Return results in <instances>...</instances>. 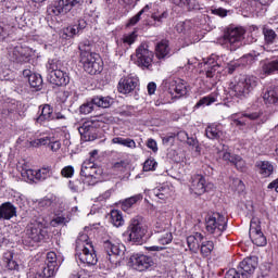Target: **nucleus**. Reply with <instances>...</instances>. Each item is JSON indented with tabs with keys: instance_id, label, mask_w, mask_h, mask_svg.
<instances>
[{
	"instance_id": "obj_3",
	"label": "nucleus",
	"mask_w": 278,
	"mask_h": 278,
	"mask_svg": "<svg viewBox=\"0 0 278 278\" xmlns=\"http://www.w3.org/2000/svg\"><path fill=\"white\" fill-rule=\"evenodd\" d=\"M245 30L242 27H236L228 29L222 39H219V45L228 49V51H237L242 47V40H244Z\"/></svg>"
},
{
	"instance_id": "obj_35",
	"label": "nucleus",
	"mask_w": 278,
	"mask_h": 278,
	"mask_svg": "<svg viewBox=\"0 0 278 278\" xmlns=\"http://www.w3.org/2000/svg\"><path fill=\"white\" fill-rule=\"evenodd\" d=\"M261 68L264 75H273V73L278 71V60L261 61Z\"/></svg>"
},
{
	"instance_id": "obj_37",
	"label": "nucleus",
	"mask_w": 278,
	"mask_h": 278,
	"mask_svg": "<svg viewBox=\"0 0 278 278\" xmlns=\"http://www.w3.org/2000/svg\"><path fill=\"white\" fill-rule=\"evenodd\" d=\"M93 105H97V108H110L112 103H114V99L111 97H103V96H96L92 99Z\"/></svg>"
},
{
	"instance_id": "obj_44",
	"label": "nucleus",
	"mask_w": 278,
	"mask_h": 278,
	"mask_svg": "<svg viewBox=\"0 0 278 278\" xmlns=\"http://www.w3.org/2000/svg\"><path fill=\"white\" fill-rule=\"evenodd\" d=\"M263 36L265 40V45H274L277 40L278 36L271 28L263 27Z\"/></svg>"
},
{
	"instance_id": "obj_50",
	"label": "nucleus",
	"mask_w": 278,
	"mask_h": 278,
	"mask_svg": "<svg viewBox=\"0 0 278 278\" xmlns=\"http://www.w3.org/2000/svg\"><path fill=\"white\" fill-rule=\"evenodd\" d=\"M149 10H151V8L148 4L129 20L128 25L130 26L137 25L140 22V16H142L143 12H149Z\"/></svg>"
},
{
	"instance_id": "obj_38",
	"label": "nucleus",
	"mask_w": 278,
	"mask_h": 278,
	"mask_svg": "<svg viewBox=\"0 0 278 278\" xmlns=\"http://www.w3.org/2000/svg\"><path fill=\"white\" fill-rule=\"evenodd\" d=\"M257 58H260V53L256 51H252L239 59V63L241 66H251L257 62Z\"/></svg>"
},
{
	"instance_id": "obj_6",
	"label": "nucleus",
	"mask_w": 278,
	"mask_h": 278,
	"mask_svg": "<svg viewBox=\"0 0 278 278\" xmlns=\"http://www.w3.org/2000/svg\"><path fill=\"white\" fill-rule=\"evenodd\" d=\"M102 247L108 255L106 258L109 262H114L112 261V257H123L125 255V244L118 243L112 237L103 238Z\"/></svg>"
},
{
	"instance_id": "obj_63",
	"label": "nucleus",
	"mask_w": 278,
	"mask_h": 278,
	"mask_svg": "<svg viewBox=\"0 0 278 278\" xmlns=\"http://www.w3.org/2000/svg\"><path fill=\"white\" fill-rule=\"evenodd\" d=\"M122 147H127L128 149H136V141L130 138H124Z\"/></svg>"
},
{
	"instance_id": "obj_59",
	"label": "nucleus",
	"mask_w": 278,
	"mask_h": 278,
	"mask_svg": "<svg viewBox=\"0 0 278 278\" xmlns=\"http://www.w3.org/2000/svg\"><path fill=\"white\" fill-rule=\"evenodd\" d=\"M188 29H190V21L180 22L176 25V30L179 34H186V31H188Z\"/></svg>"
},
{
	"instance_id": "obj_29",
	"label": "nucleus",
	"mask_w": 278,
	"mask_h": 278,
	"mask_svg": "<svg viewBox=\"0 0 278 278\" xmlns=\"http://www.w3.org/2000/svg\"><path fill=\"white\" fill-rule=\"evenodd\" d=\"M202 240H203V235L199 232L187 237V244L191 253H199V249L201 247Z\"/></svg>"
},
{
	"instance_id": "obj_45",
	"label": "nucleus",
	"mask_w": 278,
	"mask_h": 278,
	"mask_svg": "<svg viewBox=\"0 0 278 278\" xmlns=\"http://www.w3.org/2000/svg\"><path fill=\"white\" fill-rule=\"evenodd\" d=\"M212 251H214L213 241H203L201 243L200 253L203 257H210V255H212Z\"/></svg>"
},
{
	"instance_id": "obj_42",
	"label": "nucleus",
	"mask_w": 278,
	"mask_h": 278,
	"mask_svg": "<svg viewBox=\"0 0 278 278\" xmlns=\"http://www.w3.org/2000/svg\"><path fill=\"white\" fill-rule=\"evenodd\" d=\"M159 244H170L173 242V232L167 228L155 235Z\"/></svg>"
},
{
	"instance_id": "obj_39",
	"label": "nucleus",
	"mask_w": 278,
	"mask_h": 278,
	"mask_svg": "<svg viewBox=\"0 0 278 278\" xmlns=\"http://www.w3.org/2000/svg\"><path fill=\"white\" fill-rule=\"evenodd\" d=\"M88 244H92V242H90V238L86 232H80L76 239V252L88 249Z\"/></svg>"
},
{
	"instance_id": "obj_53",
	"label": "nucleus",
	"mask_w": 278,
	"mask_h": 278,
	"mask_svg": "<svg viewBox=\"0 0 278 278\" xmlns=\"http://www.w3.org/2000/svg\"><path fill=\"white\" fill-rule=\"evenodd\" d=\"M136 38H138V34H136V31H132V33H130L128 35H125L122 38V43L123 45L131 46V45H134V42H136Z\"/></svg>"
},
{
	"instance_id": "obj_60",
	"label": "nucleus",
	"mask_w": 278,
	"mask_h": 278,
	"mask_svg": "<svg viewBox=\"0 0 278 278\" xmlns=\"http://www.w3.org/2000/svg\"><path fill=\"white\" fill-rule=\"evenodd\" d=\"M61 175L62 177H66L68 179L75 175V168L71 165H67L61 170Z\"/></svg>"
},
{
	"instance_id": "obj_1",
	"label": "nucleus",
	"mask_w": 278,
	"mask_h": 278,
	"mask_svg": "<svg viewBox=\"0 0 278 278\" xmlns=\"http://www.w3.org/2000/svg\"><path fill=\"white\" fill-rule=\"evenodd\" d=\"M257 84H260V79L257 77L240 75L229 84L228 89L230 90V94L237 97V99H247V97L257 88Z\"/></svg>"
},
{
	"instance_id": "obj_18",
	"label": "nucleus",
	"mask_w": 278,
	"mask_h": 278,
	"mask_svg": "<svg viewBox=\"0 0 278 278\" xmlns=\"http://www.w3.org/2000/svg\"><path fill=\"white\" fill-rule=\"evenodd\" d=\"M190 190L193 192V194H198V197H201V194H205L207 191V185L205 181V177L201 175H194L191 177V185Z\"/></svg>"
},
{
	"instance_id": "obj_25",
	"label": "nucleus",
	"mask_w": 278,
	"mask_h": 278,
	"mask_svg": "<svg viewBox=\"0 0 278 278\" xmlns=\"http://www.w3.org/2000/svg\"><path fill=\"white\" fill-rule=\"evenodd\" d=\"M255 168L258 175L263 178H268L275 173V165H273L269 161H257L255 163Z\"/></svg>"
},
{
	"instance_id": "obj_34",
	"label": "nucleus",
	"mask_w": 278,
	"mask_h": 278,
	"mask_svg": "<svg viewBox=\"0 0 278 278\" xmlns=\"http://www.w3.org/2000/svg\"><path fill=\"white\" fill-rule=\"evenodd\" d=\"M205 136L208 138V140H218L223 136L220 126L216 124L208 125L205 129Z\"/></svg>"
},
{
	"instance_id": "obj_64",
	"label": "nucleus",
	"mask_w": 278,
	"mask_h": 278,
	"mask_svg": "<svg viewBox=\"0 0 278 278\" xmlns=\"http://www.w3.org/2000/svg\"><path fill=\"white\" fill-rule=\"evenodd\" d=\"M225 278H240V271L231 268L226 273Z\"/></svg>"
},
{
	"instance_id": "obj_16",
	"label": "nucleus",
	"mask_w": 278,
	"mask_h": 278,
	"mask_svg": "<svg viewBox=\"0 0 278 278\" xmlns=\"http://www.w3.org/2000/svg\"><path fill=\"white\" fill-rule=\"evenodd\" d=\"M255 268H257V257L255 256L247 257L239 264V273L242 278L251 277L255 273Z\"/></svg>"
},
{
	"instance_id": "obj_15",
	"label": "nucleus",
	"mask_w": 278,
	"mask_h": 278,
	"mask_svg": "<svg viewBox=\"0 0 278 278\" xmlns=\"http://www.w3.org/2000/svg\"><path fill=\"white\" fill-rule=\"evenodd\" d=\"M138 77L135 76H124L119 79L117 85V90L121 94H129L138 88Z\"/></svg>"
},
{
	"instance_id": "obj_26",
	"label": "nucleus",
	"mask_w": 278,
	"mask_h": 278,
	"mask_svg": "<svg viewBox=\"0 0 278 278\" xmlns=\"http://www.w3.org/2000/svg\"><path fill=\"white\" fill-rule=\"evenodd\" d=\"M174 5L180 8L181 10H186L187 12H194L197 10H201V4H199V0H172Z\"/></svg>"
},
{
	"instance_id": "obj_55",
	"label": "nucleus",
	"mask_w": 278,
	"mask_h": 278,
	"mask_svg": "<svg viewBox=\"0 0 278 278\" xmlns=\"http://www.w3.org/2000/svg\"><path fill=\"white\" fill-rule=\"evenodd\" d=\"M94 110V102L92 100L90 102L84 103L79 108L80 114H90Z\"/></svg>"
},
{
	"instance_id": "obj_11",
	"label": "nucleus",
	"mask_w": 278,
	"mask_h": 278,
	"mask_svg": "<svg viewBox=\"0 0 278 278\" xmlns=\"http://www.w3.org/2000/svg\"><path fill=\"white\" fill-rule=\"evenodd\" d=\"M263 114L264 113L260 109H256L254 111H253V109H249V110L242 112L240 115L238 113L232 114L231 118H232V123L236 127H245L247 122L242 121L240 118H249V121H257L258 118H262Z\"/></svg>"
},
{
	"instance_id": "obj_47",
	"label": "nucleus",
	"mask_w": 278,
	"mask_h": 278,
	"mask_svg": "<svg viewBox=\"0 0 278 278\" xmlns=\"http://www.w3.org/2000/svg\"><path fill=\"white\" fill-rule=\"evenodd\" d=\"M111 223L114 225V227H123L125 220L123 219V215L119 211L111 212Z\"/></svg>"
},
{
	"instance_id": "obj_14",
	"label": "nucleus",
	"mask_w": 278,
	"mask_h": 278,
	"mask_svg": "<svg viewBox=\"0 0 278 278\" xmlns=\"http://www.w3.org/2000/svg\"><path fill=\"white\" fill-rule=\"evenodd\" d=\"M76 257L81 262V264H87V266H96L99 262V258H97V252H94V247L92 244H88L87 248L77 251Z\"/></svg>"
},
{
	"instance_id": "obj_28",
	"label": "nucleus",
	"mask_w": 278,
	"mask_h": 278,
	"mask_svg": "<svg viewBox=\"0 0 278 278\" xmlns=\"http://www.w3.org/2000/svg\"><path fill=\"white\" fill-rule=\"evenodd\" d=\"M265 105H278V86L269 87L263 94Z\"/></svg>"
},
{
	"instance_id": "obj_10",
	"label": "nucleus",
	"mask_w": 278,
	"mask_h": 278,
	"mask_svg": "<svg viewBox=\"0 0 278 278\" xmlns=\"http://www.w3.org/2000/svg\"><path fill=\"white\" fill-rule=\"evenodd\" d=\"M130 266L135 270H139V273H144V270H149V268L155 266V262L151 256H147L144 254H134L130 256Z\"/></svg>"
},
{
	"instance_id": "obj_27",
	"label": "nucleus",
	"mask_w": 278,
	"mask_h": 278,
	"mask_svg": "<svg viewBox=\"0 0 278 278\" xmlns=\"http://www.w3.org/2000/svg\"><path fill=\"white\" fill-rule=\"evenodd\" d=\"M16 216V206L11 202H4L0 205V218L2 220H11Z\"/></svg>"
},
{
	"instance_id": "obj_46",
	"label": "nucleus",
	"mask_w": 278,
	"mask_h": 278,
	"mask_svg": "<svg viewBox=\"0 0 278 278\" xmlns=\"http://www.w3.org/2000/svg\"><path fill=\"white\" fill-rule=\"evenodd\" d=\"M28 84H29L30 88L40 90L42 88V76H40L38 74H31L28 78Z\"/></svg>"
},
{
	"instance_id": "obj_17",
	"label": "nucleus",
	"mask_w": 278,
	"mask_h": 278,
	"mask_svg": "<svg viewBox=\"0 0 278 278\" xmlns=\"http://www.w3.org/2000/svg\"><path fill=\"white\" fill-rule=\"evenodd\" d=\"M250 238L256 247H266V236L262 232V227L254 222L250 224Z\"/></svg>"
},
{
	"instance_id": "obj_5",
	"label": "nucleus",
	"mask_w": 278,
	"mask_h": 278,
	"mask_svg": "<svg viewBox=\"0 0 278 278\" xmlns=\"http://www.w3.org/2000/svg\"><path fill=\"white\" fill-rule=\"evenodd\" d=\"M47 80L54 86H67L71 81L68 73L62 71L56 60H51L47 64Z\"/></svg>"
},
{
	"instance_id": "obj_13",
	"label": "nucleus",
	"mask_w": 278,
	"mask_h": 278,
	"mask_svg": "<svg viewBox=\"0 0 278 278\" xmlns=\"http://www.w3.org/2000/svg\"><path fill=\"white\" fill-rule=\"evenodd\" d=\"M80 175L81 177H90L91 179H94L92 182V186H94L101 175H103V169H101V167H97L92 159H90L89 161L83 163Z\"/></svg>"
},
{
	"instance_id": "obj_41",
	"label": "nucleus",
	"mask_w": 278,
	"mask_h": 278,
	"mask_svg": "<svg viewBox=\"0 0 278 278\" xmlns=\"http://www.w3.org/2000/svg\"><path fill=\"white\" fill-rule=\"evenodd\" d=\"M152 194L161 201H166L170 197V188L168 186L157 187L152 190Z\"/></svg>"
},
{
	"instance_id": "obj_31",
	"label": "nucleus",
	"mask_w": 278,
	"mask_h": 278,
	"mask_svg": "<svg viewBox=\"0 0 278 278\" xmlns=\"http://www.w3.org/2000/svg\"><path fill=\"white\" fill-rule=\"evenodd\" d=\"M170 90H174L178 97H185V94H188V86L184 79L173 80L170 84Z\"/></svg>"
},
{
	"instance_id": "obj_49",
	"label": "nucleus",
	"mask_w": 278,
	"mask_h": 278,
	"mask_svg": "<svg viewBox=\"0 0 278 278\" xmlns=\"http://www.w3.org/2000/svg\"><path fill=\"white\" fill-rule=\"evenodd\" d=\"M50 173H51L50 167H43V168L35 172V179L37 181H45V179H48Z\"/></svg>"
},
{
	"instance_id": "obj_4",
	"label": "nucleus",
	"mask_w": 278,
	"mask_h": 278,
	"mask_svg": "<svg viewBox=\"0 0 278 278\" xmlns=\"http://www.w3.org/2000/svg\"><path fill=\"white\" fill-rule=\"evenodd\" d=\"M206 231L214 236V238H220L224 231H227V217L222 213H213L205 218Z\"/></svg>"
},
{
	"instance_id": "obj_56",
	"label": "nucleus",
	"mask_w": 278,
	"mask_h": 278,
	"mask_svg": "<svg viewBox=\"0 0 278 278\" xmlns=\"http://www.w3.org/2000/svg\"><path fill=\"white\" fill-rule=\"evenodd\" d=\"M22 177L27 181H36V172L34 169H23Z\"/></svg>"
},
{
	"instance_id": "obj_23",
	"label": "nucleus",
	"mask_w": 278,
	"mask_h": 278,
	"mask_svg": "<svg viewBox=\"0 0 278 278\" xmlns=\"http://www.w3.org/2000/svg\"><path fill=\"white\" fill-rule=\"evenodd\" d=\"M40 114L36 118V123L38 125H45V123H49V121H53V106L50 104H43L39 106Z\"/></svg>"
},
{
	"instance_id": "obj_9",
	"label": "nucleus",
	"mask_w": 278,
	"mask_h": 278,
	"mask_svg": "<svg viewBox=\"0 0 278 278\" xmlns=\"http://www.w3.org/2000/svg\"><path fill=\"white\" fill-rule=\"evenodd\" d=\"M136 64L140 68H151L153 64V52L149 50V46L141 43L136 50Z\"/></svg>"
},
{
	"instance_id": "obj_58",
	"label": "nucleus",
	"mask_w": 278,
	"mask_h": 278,
	"mask_svg": "<svg viewBox=\"0 0 278 278\" xmlns=\"http://www.w3.org/2000/svg\"><path fill=\"white\" fill-rule=\"evenodd\" d=\"M66 223H68V218L64 216H56L50 222V225L52 227H58L60 225H66Z\"/></svg>"
},
{
	"instance_id": "obj_52",
	"label": "nucleus",
	"mask_w": 278,
	"mask_h": 278,
	"mask_svg": "<svg viewBox=\"0 0 278 278\" xmlns=\"http://www.w3.org/2000/svg\"><path fill=\"white\" fill-rule=\"evenodd\" d=\"M46 264H48L49 266H53L54 268H58V254H55V252H48Z\"/></svg>"
},
{
	"instance_id": "obj_61",
	"label": "nucleus",
	"mask_w": 278,
	"mask_h": 278,
	"mask_svg": "<svg viewBox=\"0 0 278 278\" xmlns=\"http://www.w3.org/2000/svg\"><path fill=\"white\" fill-rule=\"evenodd\" d=\"M127 166H129V163L127 161H119L114 163L113 168L114 170H119L121 173H125Z\"/></svg>"
},
{
	"instance_id": "obj_19",
	"label": "nucleus",
	"mask_w": 278,
	"mask_h": 278,
	"mask_svg": "<svg viewBox=\"0 0 278 278\" xmlns=\"http://www.w3.org/2000/svg\"><path fill=\"white\" fill-rule=\"evenodd\" d=\"M86 27H88V22H86L84 18H79L75 24L64 28L63 34L66 36V38H75V36H79V34H81Z\"/></svg>"
},
{
	"instance_id": "obj_32",
	"label": "nucleus",
	"mask_w": 278,
	"mask_h": 278,
	"mask_svg": "<svg viewBox=\"0 0 278 278\" xmlns=\"http://www.w3.org/2000/svg\"><path fill=\"white\" fill-rule=\"evenodd\" d=\"M222 160H224V162H229L230 164H235L237 168H242V166H244V161H242V157L238 155H233L228 151L222 152Z\"/></svg>"
},
{
	"instance_id": "obj_36",
	"label": "nucleus",
	"mask_w": 278,
	"mask_h": 278,
	"mask_svg": "<svg viewBox=\"0 0 278 278\" xmlns=\"http://www.w3.org/2000/svg\"><path fill=\"white\" fill-rule=\"evenodd\" d=\"M78 49L80 51V60L90 55H97V53L92 52V42L90 40L80 42Z\"/></svg>"
},
{
	"instance_id": "obj_48",
	"label": "nucleus",
	"mask_w": 278,
	"mask_h": 278,
	"mask_svg": "<svg viewBox=\"0 0 278 278\" xmlns=\"http://www.w3.org/2000/svg\"><path fill=\"white\" fill-rule=\"evenodd\" d=\"M68 188L72 192H84L85 186L80 179L70 180Z\"/></svg>"
},
{
	"instance_id": "obj_40",
	"label": "nucleus",
	"mask_w": 278,
	"mask_h": 278,
	"mask_svg": "<svg viewBox=\"0 0 278 278\" xmlns=\"http://www.w3.org/2000/svg\"><path fill=\"white\" fill-rule=\"evenodd\" d=\"M3 262L7 264L9 270H18V263L14 261V252L7 251L3 254Z\"/></svg>"
},
{
	"instance_id": "obj_62",
	"label": "nucleus",
	"mask_w": 278,
	"mask_h": 278,
	"mask_svg": "<svg viewBox=\"0 0 278 278\" xmlns=\"http://www.w3.org/2000/svg\"><path fill=\"white\" fill-rule=\"evenodd\" d=\"M211 13L214 14L215 16H219L220 18H225V16H227L229 11L223 8H214V9H211Z\"/></svg>"
},
{
	"instance_id": "obj_22",
	"label": "nucleus",
	"mask_w": 278,
	"mask_h": 278,
	"mask_svg": "<svg viewBox=\"0 0 278 278\" xmlns=\"http://www.w3.org/2000/svg\"><path fill=\"white\" fill-rule=\"evenodd\" d=\"M202 64L205 70V75L210 79H212V77H214V75H216V72L218 71V68H220V66H223V64H220V59L216 60L214 56L208 58Z\"/></svg>"
},
{
	"instance_id": "obj_21",
	"label": "nucleus",
	"mask_w": 278,
	"mask_h": 278,
	"mask_svg": "<svg viewBox=\"0 0 278 278\" xmlns=\"http://www.w3.org/2000/svg\"><path fill=\"white\" fill-rule=\"evenodd\" d=\"M9 58L11 62L23 64V62H27L29 54H27L26 48H23L22 46H16L9 51Z\"/></svg>"
},
{
	"instance_id": "obj_24",
	"label": "nucleus",
	"mask_w": 278,
	"mask_h": 278,
	"mask_svg": "<svg viewBox=\"0 0 278 278\" xmlns=\"http://www.w3.org/2000/svg\"><path fill=\"white\" fill-rule=\"evenodd\" d=\"M155 53L159 60H166V58H170V41L167 39H162L155 46Z\"/></svg>"
},
{
	"instance_id": "obj_2",
	"label": "nucleus",
	"mask_w": 278,
	"mask_h": 278,
	"mask_svg": "<svg viewBox=\"0 0 278 278\" xmlns=\"http://www.w3.org/2000/svg\"><path fill=\"white\" fill-rule=\"evenodd\" d=\"M123 236L128 242L142 244V242H144V236H147V226L142 223V218L134 217L130 219L127 230Z\"/></svg>"
},
{
	"instance_id": "obj_57",
	"label": "nucleus",
	"mask_w": 278,
	"mask_h": 278,
	"mask_svg": "<svg viewBox=\"0 0 278 278\" xmlns=\"http://www.w3.org/2000/svg\"><path fill=\"white\" fill-rule=\"evenodd\" d=\"M155 166H157V162H155V159H148L143 163V170L146 173H149V170H155Z\"/></svg>"
},
{
	"instance_id": "obj_30",
	"label": "nucleus",
	"mask_w": 278,
	"mask_h": 278,
	"mask_svg": "<svg viewBox=\"0 0 278 278\" xmlns=\"http://www.w3.org/2000/svg\"><path fill=\"white\" fill-rule=\"evenodd\" d=\"M55 273H58V267L45 263L41 269L36 273L35 278H53L55 277Z\"/></svg>"
},
{
	"instance_id": "obj_20",
	"label": "nucleus",
	"mask_w": 278,
	"mask_h": 278,
	"mask_svg": "<svg viewBox=\"0 0 278 278\" xmlns=\"http://www.w3.org/2000/svg\"><path fill=\"white\" fill-rule=\"evenodd\" d=\"M78 131L80 134L81 140L85 142H92L97 140V128L90 122H85L79 128Z\"/></svg>"
},
{
	"instance_id": "obj_43",
	"label": "nucleus",
	"mask_w": 278,
	"mask_h": 278,
	"mask_svg": "<svg viewBox=\"0 0 278 278\" xmlns=\"http://www.w3.org/2000/svg\"><path fill=\"white\" fill-rule=\"evenodd\" d=\"M143 197L141 193L135 194L128 199H126L125 201L122 202V210L124 212H127V210H130V207H134V205H136V203H138L139 201H142Z\"/></svg>"
},
{
	"instance_id": "obj_33",
	"label": "nucleus",
	"mask_w": 278,
	"mask_h": 278,
	"mask_svg": "<svg viewBox=\"0 0 278 278\" xmlns=\"http://www.w3.org/2000/svg\"><path fill=\"white\" fill-rule=\"evenodd\" d=\"M147 251L160 253L161 257H164L165 260H170V257L175 255V250L173 248L166 249L164 247L152 245L148 247Z\"/></svg>"
},
{
	"instance_id": "obj_8",
	"label": "nucleus",
	"mask_w": 278,
	"mask_h": 278,
	"mask_svg": "<svg viewBox=\"0 0 278 278\" xmlns=\"http://www.w3.org/2000/svg\"><path fill=\"white\" fill-rule=\"evenodd\" d=\"M80 64H83L84 71L89 75H97L103 71V61L99 54H91L80 59Z\"/></svg>"
},
{
	"instance_id": "obj_51",
	"label": "nucleus",
	"mask_w": 278,
	"mask_h": 278,
	"mask_svg": "<svg viewBox=\"0 0 278 278\" xmlns=\"http://www.w3.org/2000/svg\"><path fill=\"white\" fill-rule=\"evenodd\" d=\"M49 142H51V137H42L39 139H35L30 141V147H45L46 144H49Z\"/></svg>"
},
{
	"instance_id": "obj_7",
	"label": "nucleus",
	"mask_w": 278,
	"mask_h": 278,
	"mask_svg": "<svg viewBox=\"0 0 278 278\" xmlns=\"http://www.w3.org/2000/svg\"><path fill=\"white\" fill-rule=\"evenodd\" d=\"M84 0H59L55 5L48 9L49 14L60 16V14H68L73 8H81Z\"/></svg>"
},
{
	"instance_id": "obj_54",
	"label": "nucleus",
	"mask_w": 278,
	"mask_h": 278,
	"mask_svg": "<svg viewBox=\"0 0 278 278\" xmlns=\"http://www.w3.org/2000/svg\"><path fill=\"white\" fill-rule=\"evenodd\" d=\"M215 102H216V98L212 96H206L197 102L195 108H201L202 105H212V103H215Z\"/></svg>"
},
{
	"instance_id": "obj_12",
	"label": "nucleus",
	"mask_w": 278,
	"mask_h": 278,
	"mask_svg": "<svg viewBox=\"0 0 278 278\" xmlns=\"http://www.w3.org/2000/svg\"><path fill=\"white\" fill-rule=\"evenodd\" d=\"M26 236L30 242H40L45 238V224L40 220H33L28 224Z\"/></svg>"
}]
</instances>
